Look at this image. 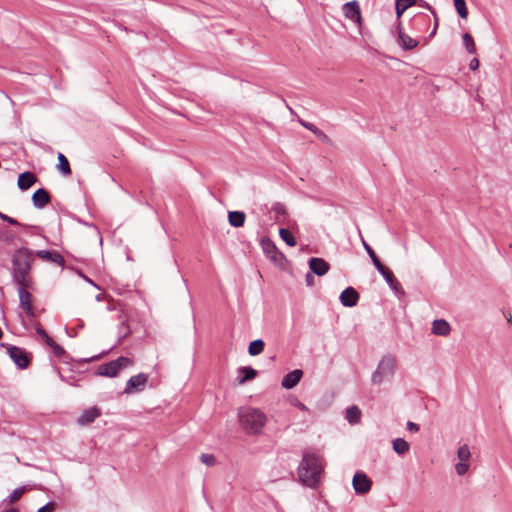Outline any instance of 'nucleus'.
Listing matches in <instances>:
<instances>
[{"instance_id": "nucleus-12", "label": "nucleus", "mask_w": 512, "mask_h": 512, "mask_svg": "<svg viewBox=\"0 0 512 512\" xmlns=\"http://www.w3.org/2000/svg\"><path fill=\"white\" fill-rule=\"evenodd\" d=\"M309 269L311 274H315L319 277L324 276L330 270L329 263L323 258L312 257L309 259Z\"/></svg>"}, {"instance_id": "nucleus-14", "label": "nucleus", "mask_w": 512, "mask_h": 512, "mask_svg": "<svg viewBox=\"0 0 512 512\" xmlns=\"http://www.w3.org/2000/svg\"><path fill=\"white\" fill-rule=\"evenodd\" d=\"M35 255L42 260L56 263L61 267L65 266L64 257L56 250H37Z\"/></svg>"}, {"instance_id": "nucleus-25", "label": "nucleus", "mask_w": 512, "mask_h": 512, "mask_svg": "<svg viewBox=\"0 0 512 512\" xmlns=\"http://www.w3.org/2000/svg\"><path fill=\"white\" fill-rule=\"evenodd\" d=\"M345 418L350 424H357L361 419V410L356 405L350 406L346 410Z\"/></svg>"}, {"instance_id": "nucleus-20", "label": "nucleus", "mask_w": 512, "mask_h": 512, "mask_svg": "<svg viewBox=\"0 0 512 512\" xmlns=\"http://www.w3.org/2000/svg\"><path fill=\"white\" fill-rule=\"evenodd\" d=\"M402 23L401 21L398 22L397 24V30H398V38L401 42V46L405 49V50H412L414 49L415 47H417L418 45V41L411 38L410 36H408L407 34H405L403 31H402Z\"/></svg>"}, {"instance_id": "nucleus-34", "label": "nucleus", "mask_w": 512, "mask_h": 512, "mask_svg": "<svg viewBox=\"0 0 512 512\" xmlns=\"http://www.w3.org/2000/svg\"><path fill=\"white\" fill-rule=\"evenodd\" d=\"M458 458L462 462H469L471 453L467 445L459 447L457 452Z\"/></svg>"}, {"instance_id": "nucleus-17", "label": "nucleus", "mask_w": 512, "mask_h": 512, "mask_svg": "<svg viewBox=\"0 0 512 512\" xmlns=\"http://www.w3.org/2000/svg\"><path fill=\"white\" fill-rule=\"evenodd\" d=\"M302 376V370L295 369L283 377L281 385L285 389H292L300 382Z\"/></svg>"}, {"instance_id": "nucleus-3", "label": "nucleus", "mask_w": 512, "mask_h": 512, "mask_svg": "<svg viewBox=\"0 0 512 512\" xmlns=\"http://www.w3.org/2000/svg\"><path fill=\"white\" fill-rule=\"evenodd\" d=\"M238 416L244 431L249 435L260 434L267 420L265 413L254 407L241 409Z\"/></svg>"}, {"instance_id": "nucleus-47", "label": "nucleus", "mask_w": 512, "mask_h": 512, "mask_svg": "<svg viewBox=\"0 0 512 512\" xmlns=\"http://www.w3.org/2000/svg\"><path fill=\"white\" fill-rule=\"evenodd\" d=\"M480 66V62L478 60V58H473L471 59L470 63H469V69L472 70V71H476Z\"/></svg>"}, {"instance_id": "nucleus-40", "label": "nucleus", "mask_w": 512, "mask_h": 512, "mask_svg": "<svg viewBox=\"0 0 512 512\" xmlns=\"http://www.w3.org/2000/svg\"><path fill=\"white\" fill-rule=\"evenodd\" d=\"M35 330L36 333L43 338L47 345L53 343L54 340L47 334V332L40 325L37 326Z\"/></svg>"}, {"instance_id": "nucleus-29", "label": "nucleus", "mask_w": 512, "mask_h": 512, "mask_svg": "<svg viewBox=\"0 0 512 512\" xmlns=\"http://www.w3.org/2000/svg\"><path fill=\"white\" fill-rule=\"evenodd\" d=\"M279 236L290 247H294L297 244L296 238L286 228H280L279 229Z\"/></svg>"}, {"instance_id": "nucleus-39", "label": "nucleus", "mask_w": 512, "mask_h": 512, "mask_svg": "<svg viewBox=\"0 0 512 512\" xmlns=\"http://www.w3.org/2000/svg\"><path fill=\"white\" fill-rule=\"evenodd\" d=\"M25 492V488L24 487H18V488H15L9 495V500L11 502H14V501H17L18 499H20V497L23 495V493Z\"/></svg>"}, {"instance_id": "nucleus-26", "label": "nucleus", "mask_w": 512, "mask_h": 512, "mask_svg": "<svg viewBox=\"0 0 512 512\" xmlns=\"http://www.w3.org/2000/svg\"><path fill=\"white\" fill-rule=\"evenodd\" d=\"M392 446H393V450L398 455H404L410 449L409 443L403 438L394 439L392 442Z\"/></svg>"}, {"instance_id": "nucleus-38", "label": "nucleus", "mask_w": 512, "mask_h": 512, "mask_svg": "<svg viewBox=\"0 0 512 512\" xmlns=\"http://www.w3.org/2000/svg\"><path fill=\"white\" fill-rule=\"evenodd\" d=\"M113 361L116 362V365L119 370L126 368L132 364V361L128 357H124V356H120L119 358H117L116 360H113Z\"/></svg>"}, {"instance_id": "nucleus-16", "label": "nucleus", "mask_w": 512, "mask_h": 512, "mask_svg": "<svg viewBox=\"0 0 512 512\" xmlns=\"http://www.w3.org/2000/svg\"><path fill=\"white\" fill-rule=\"evenodd\" d=\"M51 201L49 192L44 188L37 189L32 195V203L36 209H42Z\"/></svg>"}, {"instance_id": "nucleus-54", "label": "nucleus", "mask_w": 512, "mask_h": 512, "mask_svg": "<svg viewBox=\"0 0 512 512\" xmlns=\"http://www.w3.org/2000/svg\"><path fill=\"white\" fill-rule=\"evenodd\" d=\"M99 356H94V357H91L90 360H94V359H98ZM85 361H89V359H85Z\"/></svg>"}, {"instance_id": "nucleus-24", "label": "nucleus", "mask_w": 512, "mask_h": 512, "mask_svg": "<svg viewBox=\"0 0 512 512\" xmlns=\"http://www.w3.org/2000/svg\"><path fill=\"white\" fill-rule=\"evenodd\" d=\"M246 215L242 211H230L228 212V221L232 227L239 228L245 223Z\"/></svg>"}, {"instance_id": "nucleus-48", "label": "nucleus", "mask_w": 512, "mask_h": 512, "mask_svg": "<svg viewBox=\"0 0 512 512\" xmlns=\"http://www.w3.org/2000/svg\"><path fill=\"white\" fill-rule=\"evenodd\" d=\"M75 271L77 272V274L82 277L85 281H87L88 283H90L91 285L95 286L96 288H99L98 285H96L93 280H91L89 277H87L86 275L83 274V272L79 269H75Z\"/></svg>"}, {"instance_id": "nucleus-1", "label": "nucleus", "mask_w": 512, "mask_h": 512, "mask_svg": "<svg viewBox=\"0 0 512 512\" xmlns=\"http://www.w3.org/2000/svg\"><path fill=\"white\" fill-rule=\"evenodd\" d=\"M33 253L27 248L17 249L12 256V281L20 286H32Z\"/></svg>"}, {"instance_id": "nucleus-6", "label": "nucleus", "mask_w": 512, "mask_h": 512, "mask_svg": "<svg viewBox=\"0 0 512 512\" xmlns=\"http://www.w3.org/2000/svg\"><path fill=\"white\" fill-rule=\"evenodd\" d=\"M386 281L391 290L400 298L405 295V291L401 283L396 279L393 272L383 264L376 269Z\"/></svg>"}, {"instance_id": "nucleus-45", "label": "nucleus", "mask_w": 512, "mask_h": 512, "mask_svg": "<svg viewBox=\"0 0 512 512\" xmlns=\"http://www.w3.org/2000/svg\"><path fill=\"white\" fill-rule=\"evenodd\" d=\"M54 509H55V503L52 501H49L44 506L39 508L37 512H53Z\"/></svg>"}, {"instance_id": "nucleus-27", "label": "nucleus", "mask_w": 512, "mask_h": 512, "mask_svg": "<svg viewBox=\"0 0 512 512\" xmlns=\"http://www.w3.org/2000/svg\"><path fill=\"white\" fill-rule=\"evenodd\" d=\"M57 169L64 176H68L72 173L70 163H69L67 157L62 153L58 154Z\"/></svg>"}, {"instance_id": "nucleus-9", "label": "nucleus", "mask_w": 512, "mask_h": 512, "mask_svg": "<svg viewBox=\"0 0 512 512\" xmlns=\"http://www.w3.org/2000/svg\"><path fill=\"white\" fill-rule=\"evenodd\" d=\"M32 286L17 287L20 307L25 311L28 317H35V311L31 303V294L28 292Z\"/></svg>"}, {"instance_id": "nucleus-5", "label": "nucleus", "mask_w": 512, "mask_h": 512, "mask_svg": "<svg viewBox=\"0 0 512 512\" xmlns=\"http://www.w3.org/2000/svg\"><path fill=\"white\" fill-rule=\"evenodd\" d=\"M0 346L6 348L9 357L19 369L29 366L30 357L23 348L8 343H1Z\"/></svg>"}, {"instance_id": "nucleus-43", "label": "nucleus", "mask_w": 512, "mask_h": 512, "mask_svg": "<svg viewBox=\"0 0 512 512\" xmlns=\"http://www.w3.org/2000/svg\"><path fill=\"white\" fill-rule=\"evenodd\" d=\"M0 219L9 223L10 225H13V226L21 225L15 218L8 216V215L2 213L1 211H0Z\"/></svg>"}, {"instance_id": "nucleus-33", "label": "nucleus", "mask_w": 512, "mask_h": 512, "mask_svg": "<svg viewBox=\"0 0 512 512\" xmlns=\"http://www.w3.org/2000/svg\"><path fill=\"white\" fill-rule=\"evenodd\" d=\"M118 330H119V339H118L119 343L122 342V340L125 339L131 333L130 327L126 321H122L119 324Z\"/></svg>"}, {"instance_id": "nucleus-44", "label": "nucleus", "mask_w": 512, "mask_h": 512, "mask_svg": "<svg viewBox=\"0 0 512 512\" xmlns=\"http://www.w3.org/2000/svg\"><path fill=\"white\" fill-rule=\"evenodd\" d=\"M416 5L429 10L433 14L434 18H436L435 9L425 0H417Z\"/></svg>"}, {"instance_id": "nucleus-19", "label": "nucleus", "mask_w": 512, "mask_h": 512, "mask_svg": "<svg viewBox=\"0 0 512 512\" xmlns=\"http://www.w3.org/2000/svg\"><path fill=\"white\" fill-rule=\"evenodd\" d=\"M37 182V177L30 171H25L18 176L17 185L20 190H28L33 184Z\"/></svg>"}, {"instance_id": "nucleus-4", "label": "nucleus", "mask_w": 512, "mask_h": 512, "mask_svg": "<svg viewBox=\"0 0 512 512\" xmlns=\"http://www.w3.org/2000/svg\"><path fill=\"white\" fill-rule=\"evenodd\" d=\"M396 369V357L392 354H387L382 357L376 370L373 372L371 381L373 384H381L385 378L392 377Z\"/></svg>"}, {"instance_id": "nucleus-31", "label": "nucleus", "mask_w": 512, "mask_h": 512, "mask_svg": "<svg viewBox=\"0 0 512 512\" xmlns=\"http://www.w3.org/2000/svg\"><path fill=\"white\" fill-rule=\"evenodd\" d=\"M362 244H363V247L366 250L367 254L371 258V261H372L374 267L377 269L379 266L382 265L381 261L379 260V258L377 257V255L375 254V252L371 248V246L364 240V238H362Z\"/></svg>"}, {"instance_id": "nucleus-21", "label": "nucleus", "mask_w": 512, "mask_h": 512, "mask_svg": "<svg viewBox=\"0 0 512 512\" xmlns=\"http://www.w3.org/2000/svg\"><path fill=\"white\" fill-rule=\"evenodd\" d=\"M116 362L113 360L100 365L97 369V375L105 377H115L119 373Z\"/></svg>"}, {"instance_id": "nucleus-49", "label": "nucleus", "mask_w": 512, "mask_h": 512, "mask_svg": "<svg viewBox=\"0 0 512 512\" xmlns=\"http://www.w3.org/2000/svg\"><path fill=\"white\" fill-rule=\"evenodd\" d=\"M305 281H306L307 286H309V287L313 286L314 282H315V278H314L313 274L307 273L305 276Z\"/></svg>"}, {"instance_id": "nucleus-7", "label": "nucleus", "mask_w": 512, "mask_h": 512, "mask_svg": "<svg viewBox=\"0 0 512 512\" xmlns=\"http://www.w3.org/2000/svg\"><path fill=\"white\" fill-rule=\"evenodd\" d=\"M352 485L356 494L364 495L371 490L372 481L364 472L357 471L353 476Z\"/></svg>"}, {"instance_id": "nucleus-36", "label": "nucleus", "mask_w": 512, "mask_h": 512, "mask_svg": "<svg viewBox=\"0 0 512 512\" xmlns=\"http://www.w3.org/2000/svg\"><path fill=\"white\" fill-rule=\"evenodd\" d=\"M48 346L53 350V353L56 357H62L65 355L66 351L62 346L57 344L55 341L53 343L48 344Z\"/></svg>"}, {"instance_id": "nucleus-46", "label": "nucleus", "mask_w": 512, "mask_h": 512, "mask_svg": "<svg viewBox=\"0 0 512 512\" xmlns=\"http://www.w3.org/2000/svg\"><path fill=\"white\" fill-rule=\"evenodd\" d=\"M406 428L410 432H418L420 430V426L412 421L407 422Z\"/></svg>"}, {"instance_id": "nucleus-30", "label": "nucleus", "mask_w": 512, "mask_h": 512, "mask_svg": "<svg viewBox=\"0 0 512 512\" xmlns=\"http://www.w3.org/2000/svg\"><path fill=\"white\" fill-rule=\"evenodd\" d=\"M463 44L465 46V49L469 54H475L476 53V44L473 39V37L469 33H464L462 36Z\"/></svg>"}, {"instance_id": "nucleus-52", "label": "nucleus", "mask_w": 512, "mask_h": 512, "mask_svg": "<svg viewBox=\"0 0 512 512\" xmlns=\"http://www.w3.org/2000/svg\"><path fill=\"white\" fill-rule=\"evenodd\" d=\"M3 512H19V510L17 508L12 507V508L7 509V510H5Z\"/></svg>"}, {"instance_id": "nucleus-35", "label": "nucleus", "mask_w": 512, "mask_h": 512, "mask_svg": "<svg viewBox=\"0 0 512 512\" xmlns=\"http://www.w3.org/2000/svg\"><path fill=\"white\" fill-rule=\"evenodd\" d=\"M301 124L308 129L309 131L313 132L317 137L319 138H327V135L318 129L314 124L310 122H301Z\"/></svg>"}, {"instance_id": "nucleus-41", "label": "nucleus", "mask_w": 512, "mask_h": 512, "mask_svg": "<svg viewBox=\"0 0 512 512\" xmlns=\"http://www.w3.org/2000/svg\"><path fill=\"white\" fill-rule=\"evenodd\" d=\"M271 210L276 214V215H285L286 214V207L284 204L280 203V202H276L272 205L271 207Z\"/></svg>"}, {"instance_id": "nucleus-51", "label": "nucleus", "mask_w": 512, "mask_h": 512, "mask_svg": "<svg viewBox=\"0 0 512 512\" xmlns=\"http://www.w3.org/2000/svg\"><path fill=\"white\" fill-rule=\"evenodd\" d=\"M437 28H438V18L436 17L435 18V22H434V26H432V31L429 34V38H432V37L435 36Z\"/></svg>"}, {"instance_id": "nucleus-22", "label": "nucleus", "mask_w": 512, "mask_h": 512, "mask_svg": "<svg viewBox=\"0 0 512 512\" xmlns=\"http://www.w3.org/2000/svg\"><path fill=\"white\" fill-rule=\"evenodd\" d=\"M451 331L449 323L444 319H436L432 323V333L439 336H447Z\"/></svg>"}, {"instance_id": "nucleus-50", "label": "nucleus", "mask_w": 512, "mask_h": 512, "mask_svg": "<svg viewBox=\"0 0 512 512\" xmlns=\"http://www.w3.org/2000/svg\"><path fill=\"white\" fill-rule=\"evenodd\" d=\"M292 404L302 411L308 410V407L304 403L300 402L298 399H295Z\"/></svg>"}, {"instance_id": "nucleus-42", "label": "nucleus", "mask_w": 512, "mask_h": 512, "mask_svg": "<svg viewBox=\"0 0 512 512\" xmlns=\"http://www.w3.org/2000/svg\"><path fill=\"white\" fill-rule=\"evenodd\" d=\"M469 469V462H462L456 464L455 470L458 475H464Z\"/></svg>"}, {"instance_id": "nucleus-53", "label": "nucleus", "mask_w": 512, "mask_h": 512, "mask_svg": "<svg viewBox=\"0 0 512 512\" xmlns=\"http://www.w3.org/2000/svg\"><path fill=\"white\" fill-rule=\"evenodd\" d=\"M78 328H75L73 334H69L70 337H75L77 335Z\"/></svg>"}, {"instance_id": "nucleus-37", "label": "nucleus", "mask_w": 512, "mask_h": 512, "mask_svg": "<svg viewBox=\"0 0 512 512\" xmlns=\"http://www.w3.org/2000/svg\"><path fill=\"white\" fill-rule=\"evenodd\" d=\"M200 460L202 463H204L207 466H214L216 464V458L213 454L203 453L200 456Z\"/></svg>"}, {"instance_id": "nucleus-11", "label": "nucleus", "mask_w": 512, "mask_h": 512, "mask_svg": "<svg viewBox=\"0 0 512 512\" xmlns=\"http://www.w3.org/2000/svg\"><path fill=\"white\" fill-rule=\"evenodd\" d=\"M342 11L346 18L350 19L353 22L361 23V9L359 2L357 0L346 2L342 6Z\"/></svg>"}, {"instance_id": "nucleus-10", "label": "nucleus", "mask_w": 512, "mask_h": 512, "mask_svg": "<svg viewBox=\"0 0 512 512\" xmlns=\"http://www.w3.org/2000/svg\"><path fill=\"white\" fill-rule=\"evenodd\" d=\"M148 381V375L145 373H139L128 379L124 389V393L131 394L134 392H141L144 390L145 385Z\"/></svg>"}, {"instance_id": "nucleus-13", "label": "nucleus", "mask_w": 512, "mask_h": 512, "mask_svg": "<svg viewBox=\"0 0 512 512\" xmlns=\"http://www.w3.org/2000/svg\"><path fill=\"white\" fill-rule=\"evenodd\" d=\"M359 298H360L359 293L356 291L355 288H353L351 286L345 288L339 296L340 303L344 307H348V308H352V307L356 306L359 301Z\"/></svg>"}, {"instance_id": "nucleus-32", "label": "nucleus", "mask_w": 512, "mask_h": 512, "mask_svg": "<svg viewBox=\"0 0 512 512\" xmlns=\"http://www.w3.org/2000/svg\"><path fill=\"white\" fill-rule=\"evenodd\" d=\"M454 7L462 19H466L468 16V9L465 0H453Z\"/></svg>"}, {"instance_id": "nucleus-18", "label": "nucleus", "mask_w": 512, "mask_h": 512, "mask_svg": "<svg viewBox=\"0 0 512 512\" xmlns=\"http://www.w3.org/2000/svg\"><path fill=\"white\" fill-rule=\"evenodd\" d=\"M237 372H238V377L236 380H237L238 384H240V385L253 380L258 375V371L255 370L254 368H252L251 366L239 367Z\"/></svg>"}, {"instance_id": "nucleus-8", "label": "nucleus", "mask_w": 512, "mask_h": 512, "mask_svg": "<svg viewBox=\"0 0 512 512\" xmlns=\"http://www.w3.org/2000/svg\"><path fill=\"white\" fill-rule=\"evenodd\" d=\"M261 246L265 255L274 263H280L285 259L284 254L279 251L275 243L268 237L261 240Z\"/></svg>"}, {"instance_id": "nucleus-23", "label": "nucleus", "mask_w": 512, "mask_h": 512, "mask_svg": "<svg viewBox=\"0 0 512 512\" xmlns=\"http://www.w3.org/2000/svg\"><path fill=\"white\" fill-rule=\"evenodd\" d=\"M417 0H395V13L397 21H401L403 13L410 7L416 5Z\"/></svg>"}, {"instance_id": "nucleus-15", "label": "nucleus", "mask_w": 512, "mask_h": 512, "mask_svg": "<svg viewBox=\"0 0 512 512\" xmlns=\"http://www.w3.org/2000/svg\"><path fill=\"white\" fill-rule=\"evenodd\" d=\"M100 415L101 411L98 407H90L84 410L82 414L77 418V424L80 426L89 425L93 423Z\"/></svg>"}, {"instance_id": "nucleus-28", "label": "nucleus", "mask_w": 512, "mask_h": 512, "mask_svg": "<svg viewBox=\"0 0 512 512\" xmlns=\"http://www.w3.org/2000/svg\"><path fill=\"white\" fill-rule=\"evenodd\" d=\"M265 343L262 339H256L250 342L248 346V353L250 356H257L264 350Z\"/></svg>"}, {"instance_id": "nucleus-2", "label": "nucleus", "mask_w": 512, "mask_h": 512, "mask_svg": "<svg viewBox=\"0 0 512 512\" xmlns=\"http://www.w3.org/2000/svg\"><path fill=\"white\" fill-rule=\"evenodd\" d=\"M322 471L321 457L316 453L304 452L297 469L299 481L309 488H316L320 483Z\"/></svg>"}]
</instances>
